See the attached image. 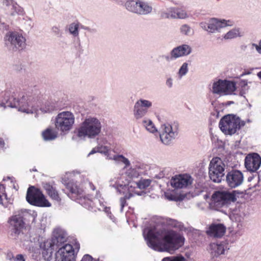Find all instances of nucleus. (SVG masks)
Listing matches in <instances>:
<instances>
[{
    "label": "nucleus",
    "instance_id": "5",
    "mask_svg": "<svg viewBox=\"0 0 261 261\" xmlns=\"http://www.w3.org/2000/svg\"><path fill=\"white\" fill-rule=\"evenodd\" d=\"M75 117L69 111H64L59 113L56 117L55 126L56 129L62 133L66 134L72 128Z\"/></svg>",
    "mask_w": 261,
    "mask_h": 261
},
{
    "label": "nucleus",
    "instance_id": "61",
    "mask_svg": "<svg viewBox=\"0 0 261 261\" xmlns=\"http://www.w3.org/2000/svg\"><path fill=\"white\" fill-rule=\"evenodd\" d=\"M89 202L90 203V204H91V201L90 200H88V201L87 202V203H89Z\"/></svg>",
    "mask_w": 261,
    "mask_h": 261
},
{
    "label": "nucleus",
    "instance_id": "14",
    "mask_svg": "<svg viewBox=\"0 0 261 261\" xmlns=\"http://www.w3.org/2000/svg\"><path fill=\"white\" fill-rule=\"evenodd\" d=\"M152 106L151 101L144 99H140L135 103L133 109V115L136 120L142 118L148 113L149 109Z\"/></svg>",
    "mask_w": 261,
    "mask_h": 261
},
{
    "label": "nucleus",
    "instance_id": "17",
    "mask_svg": "<svg viewBox=\"0 0 261 261\" xmlns=\"http://www.w3.org/2000/svg\"><path fill=\"white\" fill-rule=\"evenodd\" d=\"M243 173L239 170H232L226 175V182L228 186L231 188H234L240 186L243 183Z\"/></svg>",
    "mask_w": 261,
    "mask_h": 261
},
{
    "label": "nucleus",
    "instance_id": "59",
    "mask_svg": "<svg viewBox=\"0 0 261 261\" xmlns=\"http://www.w3.org/2000/svg\"><path fill=\"white\" fill-rule=\"evenodd\" d=\"M94 201H95L94 203L96 204V202L98 201L99 200H98L96 198V199H94Z\"/></svg>",
    "mask_w": 261,
    "mask_h": 261
},
{
    "label": "nucleus",
    "instance_id": "41",
    "mask_svg": "<svg viewBox=\"0 0 261 261\" xmlns=\"http://www.w3.org/2000/svg\"><path fill=\"white\" fill-rule=\"evenodd\" d=\"M150 184V181L148 179H143L138 182H136L137 187L140 189H144Z\"/></svg>",
    "mask_w": 261,
    "mask_h": 261
},
{
    "label": "nucleus",
    "instance_id": "31",
    "mask_svg": "<svg viewBox=\"0 0 261 261\" xmlns=\"http://www.w3.org/2000/svg\"><path fill=\"white\" fill-rule=\"evenodd\" d=\"M161 17L165 19H176L175 8L170 7L161 11Z\"/></svg>",
    "mask_w": 261,
    "mask_h": 261
},
{
    "label": "nucleus",
    "instance_id": "38",
    "mask_svg": "<svg viewBox=\"0 0 261 261\" xmlns=\"http://www.w3.org/2000/svg\"><path fill=\"white\" fill-rule=\"evenodd\" d=\"M176 19H185L188 17L187 12L180 8H175Z\"/></svg>",
    "mask_w": 261,
    "mask_h": 261
},
{
    "label": "nucleus",
    "instance_id": "11",
    "mask_svg": "<svg viewBox=\"0 0 261 261\" xmlns=\"http://www.w3.org/2000/svg\"><path fill=\"white\" fill-rule=\"evenodd\" d=\"M27 201L31 204L42 207H49L50 203L45 198L42 192L34 187H30L26 196Z\"/></svg>",
    "mask_w": 261,
    "mask_h": 261
},
{
    "label": "nucleus",
    "instance_id": "6",
    "mask_svg": "<svg viewBox=\"0 0 261 261\" xmlns=\"http://www.w3.org/2000/svg\"><path fill=\"white\" fill-rule=\"evenodd\" d=\"M225 165L219 157L211 161L208 166V176L212 181L220 183L225 175Z\"/></svg>",
    "mask_w": 261,
    "mask_h": 261
},
{
    "label": "nucleus",
    "instance_id": "10",
    "mask_svg": "<svg viewBox=\"0 0 261 261\" xmlns=\"http://www.w3.org/2000/svg\"><path fill=\"white\" fill-rule=\"evenodd\" d=\"M236 90V84L233 81L218 80L213 83L212 92L219 95H231Z\"/></svg>",
    "mask_w": 261,
    "mask_h": 261
},
{
    "label": "nucleus",
    "instance_id": "48",
    "mask_svg": "<svg viewBox=\"0 0 261 261\" xmlns=\"http://www.w3.org/2000/svg\"><path fill=\"white\" fill-rule=\"evenodd\" d=\"M171 169L170 168H165L163 169L162 171L161 175L163 176H168L169 174V173L171 171Z\"/></svg>",
    "mask_w": 261,
    "mask_h": 261
},
{
    "label": "nucleus",
    "instance_id": "28",
    "mask_svg": "<svg viewBox=\"0 0 261 261\" xmlns=\"http://www.w3.org/2000/svg\"><path fill=\"white\" fill-rule=\"evenodd\" d=\"M109 160H113L117 164L120 163L124 164L125 165L124 167V168H126L130 166V163L128 159L122 154H116L111 156Z\"/></svg>",
    "mask_w": 261,
    "mask_h": 261
},
{
    "label": "nucleus",
    "instance_id": "19",
    "mask_svg": "<svg viewBox=\"0 0 261 261\" xmlns=\"http://www.w3.org/2000/svg\"><path fill=\"white\" fill-rule=\"evenodd\" d=\"M191 183V177L187 175H176L171 180V185L176 189L186 188Z\"/></svg>",
    "mask_w": 261,
    "mask_h": 261
},
{
    "label": "nucleus",
    "instance_id": "44",
    "mask_svg": "<svg viewBox=\"0 0 261 261\" xmlns=\"http://www.w3.org/2000/svg\"><path fill=\"white\" fill-rule=\"evenodd\" d=\"M3 197H6L5 187L3 185L0 184V204L2 203Z\"/></svg>",
    "mask_w": 261,
    "mask_h": 261
},
{
    "label": "nucleus",
    "instance_id": "39",
    "mask_svg": "<svg viewBox=\"0 0 261 261\" xmlns=\"http://www.w3.org/2000/svg\"><path fill=\"white\" fill-rule=\"evenodd\" d=\"M98 148L99 152L105 154L107 159L109 160V158L111 156L110 154V147L106 145L98 144Z\"/></svg>",
    "mask_w": 261,
    "mask_h": 261
},
{
    "label": "nucleus",
    "instance_id": "4",
    "mask_svg": "<svg viewBox=\"0 0 261 261\" xmlns=\"http://www.w3.org/2000/svg\"><path fill=\"white\" fill-rule=\"evenodd\" d=\"M246 124V121L241 120L240 118L234 114L224 116L220 120L219 126L221 130L226 135L234 134Z\"/></svg>",
    "mask_w": 261,
    "mask_h": 261
},
{
    "label": "nucleus",
    "instance_id": "36",
    "mask_svg": "<svg viewBox=\"0 0 261 261\" xmlns=\"http://www.w3.org/2000/svg\"><path fill=\"white\" fill-rule=\"evenodd\" d=\"M188 66L189 64L187 62H185L181 65L177 72L178 78L181 79L188 73L189 71Z\"/></svg>",
    "mask_w": 261,
    "mask_h": 261
},
{
    "label": "nucleus",
    "instance_id": "49",
    "mask_svg": "<svg viewBox=\"0 0 261 261\" xmlns=\"http://www.w3.org/2000/svg\"><path fill=\"white\" fill-rule=\"evenodd\" d=\"M93 258L91 256L88 254L85 255L81 261H92Z\"/></svg>",
    "mask_w": 261,
    "mask_h": 261
},
{
    "label": "nucleus",
    "instance_id": "16",
    "mask_svg": "<svg viewBox=\"0 0 261 261\" xmlns=\"http://www.w3.org/2000/svg\"><path fill=\"white\" fill-rule=\"evenodd\" d=\"M261 165V158L256 153L247 155L245 159V166L247 170L251 172H256Z\"/></svg>",
    "mask_w": 261,
    "mask_h": 261
},
{
    "label": "nucleus",
    "instance_id": "62",
    "mask_svg": "<svg viewBox=\"0 0 261 261\" xmlns=\"http://www.w3.org/2000/svg\"><path fill=\"white\" fill-rule=\"evenodd\" d=\"M168 198L169 199H170V200H171V199H172L170 197H168Z\"/></svg>",
    "mask_w": 261,
    "mask_h": 261
},
{
    "label": "nucleus",
    "instance_id": "43",
    "mask_svg": "<svg viewBox=\"0 0 261 261\" xmlns=\"http://www.w3.org/2000/svg\"><path fill=\"white\" fill-rule=\"evenodd\" d=\"M162 261H186V260L182 256H177L165 257L162 259Z\"/></svg>",
    "mask_w": 261,
    "mask_h": 261
},
{
    "label": "nucleus",
    "instance_id": "18",
    "mask_svg": "<svg viewBox=\"0 0 261 261\" xmlns=\"http://www.w3.org/2000/svg\"><path fill=\"white\" fill-rule=\"evenodd\" d=\"M61 261H75V250L72 245L67 244L61 247L58 251Z\"/></svg>",
    "mask_w": 261,
    "mask_h": 261
},
{
    "label": "nucleus",
    "instance_id": "37",
    "mask_svg": "<svg viewBox=\"0 0 261 261\" xmlns=\"http://www.w3.org/2000/svg\"><path fill=\"white\" fill-rule=\"evenodd\" d=\"M179 30L181 34L186 36H191L194 34L193 30L187 24L182 25Z\"/></svg>",
    "mask_w": 261,
    "mask_h": 261
},
{
    "label": "nucleus",
    "instance_id": "9",
    "mask_svg": "<svg viewBox=\"0 0 261 261\" xmlns=\"http://www.w3.org/2000/svg\"><path fill=\"white\" fill-rule=\"evenodd\" d=\"M178 134V124L177 123H165L161 125L160 129V138L163 144H170L177 137Z\"/></svg>",
    "mask_w": 261,
    "mask_h": 261
},
{
    "label": "nucleus",
    "instance_id": "50",
    "mask_svg": "<svg viewBox=\"0 0 261 261\" xmlns=\"http://www.w3.org/2000/svg\"><path fill=\"white\" fill-rule=\"evenodd\" d=\"M14 261H25L24 257L21 254H18L14 258Z\"/></svg>",
    "mask_w": 261,
    "mask_h": 261
},
{
    "label": "nucleus",
    "instance_id": "57",
    "mask_svg": "<svg viewBox=\"0 0 261 261\" xmlns=\"http://www.w3.org/2000/svg\"><path fill=\"white\" fill-rule=\"evenodd\" d=\"M257 75L261 79V71L260 72H259L258 73H257Z\"/></svg>",
    "mask_w": 261,
    "mask_h": 261
},
{
    "label": "nucleus",
    "instance_id": "47",
    "mask_svg": "<svg viewBox=\"0 0 261 261\" xmlns=\"http://www.w3.org/2000/svg\"><path fill=\"white\" fill-rule=\"evenodd\" d=\"M173 79L171 77H168L166 80V85L169 88H171L173 86Z\"/></svg>",
    "mask_w": 261,
    "mask_h": 261
},
{
    "label": "nucleus",
    "instance_id": "24",
    "mask_svg": "<svg viewBox=\"0 0 261 261\" xmlns=\"http://www.w3.org/2000/svg\"><path fill=\"white\" fill-rule=\"evenodd\" d=\"M211 253L215 256L225 253L226 251L229 249L228 244L226 242H222L219 244H212L211 245Z\"/></svg>",
    "mask_w": 261,
    "mask_h": 261
},
{
    "label": "nucleus",
    "instance_id": "53",
    "mask_svg": "<svg viewBox=\"0 0 261 261\" xmlns=\"http://www.w3.org/2000/svg\"><path fill=\"white\" fill-rule=\"evenodd\" d=\"M3 4L6 6H8L11 3V0H3Z\"/></svg>",
    "mask_w": 261,
    "mask_h": 261
},
{
    "label": "nucleus",
    "instance_id": "29",
    "mask_svg": "<svg viewBox=\"0 0 261 261\" xmlns=\"http://www.w3.org/2000/svg\"><path fill=\"white\" fill-rule=\"evenodd\" d=\"M122 170L123 171L122 175H125L126 177L129 179L137 178L139 176L138 171L136 169L131 167L130 166L126 168L123 167Z\"/></svg>",
    "mask_w": 261,
    "mask_h": 261
},
{
    "label": "nucleus",
    "instance_id": "26",
    "mask_svg": "<svg viewBox=\"0 0 261 261\" xmlns=\"http://www.w3.org/2000/svg\"><path fill=\"white\" fill-rule=\"evenodd\" d=\"M43 186L46 193L52 200L58 202L61 201V198L60 197L58 192L53 185L49 183L46 182L43 183Z\"/></svg>",
    "mask_w": 261,
    "mask_h": 261
},
{
    "label": "nucleus",
    "instance_id": "22",
    "mask_svg": "<svg viewBox=\"0 0 261 261\" xmlns=\"http://www.w3.org/2000/svg\"><path fill=\"white\" fill-rule=\"evenodd\" d=\"M226 231V227L222 224H212L206 230L207 234L214 238L222 237Z\"/></svg>",
    "mask_w": 261,
    "mask_h": 261
},
{
    "label": "nucleus",
    "instance_id": "32",
    "mask_svg": "<svg viewBox=\"0 0 261 261\" xmlns=\"http://www.w3.org/2000/svg\"><path fill=\"white\" fill-rule=\"evenodd\" d=\"M110 185L113 187H114L115 188L118 189V190H119V187L123 189L124 188H128L129 187V184L126 185V183H123L122 181H121L120 178H119V177L112 178L110 180Z\"/></svg>",
    "mask_w": 261,
    "mask_h": 261
},
{
    "label": "nucleus",
    "instance_id": "55",
    "mask_svg": "<svg viewBox=\"0 0 261 261\" xmlns=\"http://www.w3.org/2000/svg\"><path fill=\"white\" fill-rule=\"evenodd\" d=\"M4 145V142L1 138H0V147H3Z\"/></svg>",
    "mask_w": 261,
    "mask_h": 261
},
{
    "label": "nucleus",
    "instance_id": "13",
    "mask_svg": "<svg viewBox=\"0 0 261 261\" xmlns=\"http://www.w3.org/2000/svg\"><path fill=\"white\" fill-rule=\"evenodd\" d=\"M229 21H226L224 19L219 20L217 18H212L206 21H203L200 23V27L204 30L211 33L219 32L221 30L228 25H230L228 22Z\"/></svg>",
    "mask_w": 261,
    "mask_h": 261
},
{
    "label": "nucleus",
    "instance_id": "25",
    "mask_svg": "<svg viewBox=\"0 0 261 261\" xmlns=\"http://www.w3.org/2000/svg\"><path fill=\"white\" fill-rule=\"evenodd\" d=\"M67 234L66 232L61 228H56L53 232V240L56 246H59L66 241Z\"/></svg>",
    "mask_w": 261,
    "mask_h": 261
},
{
    "label": "nucleus",
    "instance_id": "58",
    "mask_svg": "<svg viewBox=\"0 0 261 261\" xmlns=\"http://www.w3.org/2000/svg\"><path fill=\"white\" fill-rule=\"evenodd\" d=\"M82 204L84 205V206L86 207H87V204L86 203H83L82 202Z\"/></svg>",
    "mask_w": 261,
    "mask_h": 261
},
{
    "label": "nucleus",
    "instance_id": "27",
    "mask_svg": "<svg viewBox=\"0 0 261 261\" xmlns=\"http://www.w3.org/2000/svg\"><path fill=\"white\" fill-rule=\"evenodd\" d=\"M167 226L178 230L179 231H189L188 228L186 227L180 222L170 218L167 219L166 221Z\"/></svg>",
    "mask_w": 261,
    "mask_h": 261
},
{
    "label": "nucleus",
    "instance_id": "21",
    "mask_svg": "<svg viewBox=\"0 0 261 261\" xmlns=\"http://www.w3.org/2000/svg\"><path fill=\"white\" fill-rule=\"evenodd\" d=\"M66 187L70 192L68 196L71 198L76 200L83 197V189L76 182L69 181L66 184Z\"/></svg>",
    "mask_w": 261,
    "mask_h": 261
},
{
    "label": "nucleus",
    "instance_id": "52",
    "mask_svg": "<svg viewBox=\"0 0 261 261\" xmlns=\"http://www.w3.org/2000/svg\"><path fill=\"white\" fill-rule=\"evenodd\" d=\"M99 152L98 146L92 149V150L89 152L88 154V155H90L91 154H93L95 153Z\"/></svg>",
    "mask_w": 261,
    "mask_h": 261
},
{
    "label": "nucleus",
    "instance_id": "34",
    "mask_svg": "<svg viewBox=\"0 0 261 261\" xmlns=\"http://www.w3.org/2000/svg\"><path fill=\"white\" fill-rule=\"evenodd\" d=\"M240 36L239 30L238 29H233L224 34L223 38L225 40H229L234 39Z\"/></svg>",
    "mask_w": 261,
    "mask_h": 261
},
{
    "label": "nucleus",
    "instance_id": "40",
    "mask_svg": "<svg viewBox=\"0 0 261 261\" xmlns=\"http://www.w3.org/2000/svg\"><path fill=\"white\" fill-rule=\"evenodd\" d=\"M55 110V106L49 102H46L44 107L40 108V111L44 113H51Z\"/></svg>",
    "mask_w": 261,
    "mask_h": 261
},
{
    "label": "nucleus",
    "instance_id": "30",
    "mask_svg": "<svg viewBox=\"0 0 261 261\" xmlns=\"http://www.w3.org/2000/svg\"><path fill=\"white\" fill-rule=\"evenodd\" d=\"M142 124L145 128L146 130L150 133H155L158 132V129L153 122L149 119L145 118L142 120Z\"/></svg>",
    "mask_w": 261,
    "mask_h": 261
},
{
    "label": "nucleus",
    "instance_id": "12",
    "mask_svg": "<svg viewBox=\"0 0 261 261\" xmlns=\"http://www.w3.org/2000/svg\"><path fill=\"white\" fill-rule=\"evenodd\" d=\"M212 199L214 206L216 209L227 205L231 201H234L236 200L233 194L225 191L215 192L212 196Z\"/></svg>",
    "mask_w": 261,
    "mask_h": 261
},
{
    "label": "nucleus",
    "instance_id": "35",
    "mask_svg": "<svg viewBox=\"0 0 261 261\" xmlns=\"http://www.w3.org/2000/svg\"><path fill=\"white\" fill-rule=\"evenodd\" d=\"M79 25L77 23L73 22L68 26L69 33L73 37H77L79 35Z\"/></svg>",
    "mask_w": 261,
    "mask_h": 261
},
{
    "label": "nucleus",
    "instance_id": "46",
    "mask_svg": "<svg viewBox=\"0 0 261 261\" xmlns=\"http://www.w3.org/2000/svg\"><path fill=\"white\" fill-rule=\"evenodd\" d=\"M252 46L255 47L256 51L261 54V40L259 41L258 44L252 43Z\"/></svg>",
    "mask_w": 261,
    "mask_h": 261
},
{
    "label": "nucleus",
    "instance_id": "15",
    "mask_svg": "<svg viewBox=\"0 0 261 261\" xmlns=\"http://www.w3.org/2000/svg\"><path fill=\"white\" fill-rule=\"evenodd\" d=\"M8 223L11 231L15 235L20 234L24 228L25 223L21 213L16 214L10 217L8 220Z\"/></svg>",
    "mask_w": 261,
    "mask_h": 261
},
{
    "label": "nucleus",
    "instance_id": "33",
    "mask_svg": "<svg viewBox=\"0 0 261 261\" xmlns=\"http://www.w3.org/2000/svg\"><path fill=\"white\" fill-rule=\"evenodd\" d=\"M42 137L45 141H50L55 139L57 134L55 131L50 128H47L42 133Z\"/></svg>",
    "mask_w": 261,
    "mask_h": 261
},
{
    "label": "nucleus",
    "instance_id": "3",
    "mask_svg": "<svg viewBox=\"0 0 261 261\" xmlns=\"http://www.w3.org/2000/svg\"><path fill=\"white\" fill-rule=\"evenodd\" d=\"M101 127V123L98 118L88 117L82 122L77 130V136L80 138L93 139L99 135Z\"/></svg>",
    "mask_w": 261,
    "mask_h": 261
},
{
    "label": "nucleus",
    "instance_id": "56",
    "mask_svg": "<svg viewBox=\"0 0 261 261\" xmlns=\"http://www.w3.org/2000/svg\"><path fill=\"white\" fill-rule=\"evenodd\" d=\"M75 249H77V251H78L80 249V244L79 243H76L75 244Z\"/></svg>",
    "mask_w": 261,
    "mask_h": 261
},
{
    "label": "nucleus",
    "instance_id": "45",
    "mask_svg": "<svg viewBox=\"0 0 261 261\" xmlns=\"http://www.w3.org/2000/svg\"><path fill=\"white\" fill-rule=\"evenodd\" d=\"M52 32L57 36L61 37L62 36V31L59 27L57 26H54L51 29Z\"/></svg>",
    "mask_w": 261,
    "mask_h": 261
},
{
    "label": "nucleus",
    "instance_id": "7",
    "mask_svg": "<svg viewBox=\"0 0 261 261\" xmlns=\"http://www.w3.org/2000/svg\"><path fill=\"white\" fill-rule=\"evenodd\" d=\"M124 7L129 12L139 15H148L153 10L149 3L143 0H127Z\"/></svg>",
    "mask_w": 261,
    "mask_h": 261
},
{
    "label": "nucleus",
    "instance_id": "20",
    "mask_svg": "<svg viewBox=\"0 0 261 261\" xmlns=\"http://www.w3.org/2000/svg\"><path fill=\"white\" fill-rule=\"evenodd\" d=\"M192 47L187 44H183L173 48L171 50L172 57L174 58H179L187 56L191 54Z\"/></svg>",
    "mask_w": 261,
    "mask_h": 261
},
{
    "label": "nucleus",
    "instance_id": "8",
    "mask_svg": "<svg viewBox=\"0 0 261 261\" xmlns=\"http://www.w3.org/2000/svg\"><path fill=\"white\" fill-rule=\"evenodd\" d=\"M5 44L12 51H17L25 47L26 39L23 35L17 32H9L4 38Z\"/></svg>",
    "mask_w": 261,
    "mask_h": 261
},
{
    "label": "nucleus",
    "instance_id": "23",
    "mask_svg": "<svg viewBox=\"0 0 261 261\" xmlns=\"http://www.w3.org/2000/svg\"><path fill=\"white\" fill-rule=\"evenodd\" d=\"M55 246L56 244H54L52 239L47 240L43 244H41L40 247L42 249V255L45 259L48 260L51 257Z\"/></svg>",
    "mask_w": 261,
    "mask_h": 261
},
{
    "label": "nucleus",
    "instance_id": "54",
    "mask_svg": "<svg viewBox=\"0 0 261 261\" xmlns=\"http://www.w3.org/2000/svg\"><path fill=\"white\" fill-rule=\"evenodd\" d=\"M90 188L93 190L94 191L96 188L92 182H89V184Z\"/></svg>",
    "mask_w": 261,
    "mask_h": 261
},
{
    "label": "nucleus",
    "instance_id": "2",
    "mask_svg": "<svg viewBox=\"0 0 261 261\" xmlns=\"http://www.w3.org/2000/svg\"><path fill=\"white\" fill-rule=\"evenodd\" d=\"M5 101L8 106L18 108V111L27 114H33L37 111V101L30 94H23L16 99L13 96L7 97Z\"/></svg>",
    "mask_w": 261,
    "mask_h": 261
},
{
    "label": "nucleus",
    "instance_id": "60",
    "mask_svg": "<svg viewBox=\"0 0 261 261\" xmlns=\"http://www.w3.org/2000/svg\"><path fill=\"white\" fill-rule=\"evenodd\" d=\"M247 122L248 123H250L251 122V121L250 120V119H248L247 120Z\"/></svg>",
    "mask_w": 261,
    "mask_h": 261
},
{
    "label": "nucleus",
    "instance_id": "1",
    "mask_svg": "<svg viewBox=\"0 0 261 261\" xmlns=\"http://www.w3.org/2000/svg\"><path fill=\"white\" fill-rule=\"evenodd\" d=\"M143 236L148 246L160 252L173 253L182 246L185 242L184 236L173 230L147 227L143 230Z\"/></svg>",
    "mask_w": 261,
    "mask_h": 261
},
{
    "label": "nucleus",
    "instance_id": "42",
    "mask_svg": "<svg viewBox=\"0 0 261 261\" xmlns=\"http://www.w3.org/2000/svg\"><path fill=\"white\" fill-rule=\"evenodd\" d=\"M133 196V193H129L128 195H126L124 197H122L120 199V203L121 206V212H122L123 207L126 204V199H128Z\"/></svg>",
    "mask_w": 261,
    "mask_h": 261
},
{
    "label": "nucleus",
    "instance_id": "51",
    "mask_svg": "<svg viewBox=\"0 0 261 261\" xmlns=\"http://www.w3.org/2000/svg\"><path fill=\"white\" fill-rule=\"evenodd\" d=\"M164 58L167 61H171V60H172L177 59L176 58H174L172 57V55L171 54V52L170 53V56H165Z\"/></svg>",
    "mask_w": 261,
    "mask_h": 261
}]
</instances>
